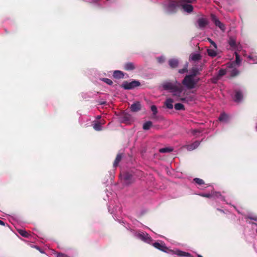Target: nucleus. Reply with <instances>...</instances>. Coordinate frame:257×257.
<instances>
[{
    "label": "nucleus",
    "instance_id": "1",
    "mask_svg": "<svg viewBox=\"0 0 257 257\" xmlns=\"http://www.w3.org/2000/svg\"><path fill=\"white\" fill-rule=\"evenodd\" d=\"M163 87L165 90H169L172 93L173 95L180 97L183 91V88L181 83L175 81L174 83L167 82L163 84Z\"/></svg>",
    "mask_w": 257,
    "mask_h": 257
},
{
    "label": "nucleus",
    "instance_id": "2",
    "mask_svg": "<svg viewBox=\"0 0 257 257\" xmlns=\"http://www.w3.org/2000/svg\"><path fill=\"white\" fill-rule=\"evenodd\" d=\"M182 84L188 89H192L195 87L196 81L194 78L189 75H187L182 80Z\"/></svg>",
    "mask_w": 257,
    "mask_h": 257
},
{
    "label": "nucleus",
    "instance_id": "3",
    "mask_svg": "<svg viewBox=\"0 0 257 257\" xmlns=\"http://www.w3.org/2000/svg\"><path fill=\"white\" fill-rule=\"evenodd\" d=\"M141 85L140 82L138 80H133L131 82H128L127 81H125L121 85V87L124 89L130 90L134 89V88L139 86Z\"/></svg>",
    "mask_w": 257,
    "mask_h": 257
},
{
    "label": "nucleus",
    "instance_id": "4",
    "mask_svg": "<svg viewBox=\"0 0 257 257\" xmlns=\"http://www.w3.org/2000/svg\"><path fill=\"white\" fill-rule=\"evenodd\" d=\"M180 7L179 0L177 1L170 0L168 2V10L171 13H176L178 8Z\"/></svg>",
    "mask_w": 257,
    "mask_h": 257
},
{
    "label": "nucleus",
    "instance_id": "5",
    "mask_svg": "<svg viewBox=\"0 0 257 257\" xmlns=\"http://www.w3.org/2000/svg\"><path fill=\"white\" fill-rule=\"evenodd\" d=\"M210 18L211 21L216 27H218L222 32L225 31V25L218 20L215 15L211 14Z\"/></svg>",
    "mask_w": 257,
    "mask_h": 257
},
{
    "label": "nucleus",
    "instance_id": "6",
    "mask_svg": "<svg viewBox=\"0 0 257 257\" xmlns=\"http://www.w3.org/2000/svg\"><path fill=\"white\" fill-rule=\"evenodd\" d=\"M228 43L232 50L240 51L241 50L239 43L237 44L234 38L230 37L228 40Z\"/></svg>",
    "mask_w": 257,
    "mask_h": 257
},
{
    "label": "nucleus",
    "instance_id": "7",
    "mask_svg": "<svg viewBox=\"0 0 257 257\" xmlns=\"http://www.w3.org/2000/svg\"><path fill=\"white\" fill-rule=\"evenodd\" d=\"M180 7L183 11L188 13H190L193 11V7L190 4H188L186 2H179Z\"/></svg>",
    "mask_w": 257,
    "mask_h": 257
},
{
    "label": "nucleus",
    "instance_id": "8",
    "mask_svg": "<svg viewBox=\"0 0 257 257\" xmlns=\"http://www.w3.org/2000/svg\"><path fill=\"white\" fill-rule=\"evenodd\" d=\"M197 24L198 28L200 29H203L208 24V21L206 18H200L197 20Z\"/></svg>",
    "mask_w": 257,
    "mask_h": 257
},
{
    "label": "nucleus",
    "instance_id": "9",
    "mask_svg": "<svg viewBox=\"0 0 257 257\" xmlns=\"http://www.w3.org/2000/svg\"><path fill=\"white\" fill-rule=\"evenodd\" d=\"M123 178L126 184H130L134 182V177L128 172H125L123 175Z\"/></svg>",
    "mask_w": 257,
    "mask_h": 257
},
{
    "label": "nucleus",
    "instance_id": "10",
    "mask_svg": "<svg viewBox=\"0 0 257 257\" xmlns=\"http://www.w3.org/2000/svg\"><path fill=\"white\" fill-rule=\"evenodd\" d=\"M137 236L141 240L148 243H149L152 240L151 237L146 233H139L137 234Z\"/></svg>",
    "mask_w": 257,
    "mask_h": 257
},
{
    "label": "nucleus",
    "instance_id": "11",
    "mask_svg": "<svg viewBox=\"0 0 257 257\" xmlns=\"http://www.w3.org/2000/svg\"><path fill=\"white\" fill-rule=\"evenodd\" d=\"M202 70V68L201 66L200 67V68L193 67L191 68L190 70L191 74L189 75L190 76H191L192 77L194 78L196 76L199 75L200 74V72Z\"/></svg>",
    "mask_w": 257,
    "mask_h": 257
},
{
    "label": "nucleus",
    "instance_id": "12",
    "mask_svg": "<svg viewBox=\"0 0 257 257\" xmlns=\"http://www.w3.org/2000/svg\"><path fill=\"white\" fill-rule=\"evenodd\" d=\"M153 245L155 248L164 252H167L168 249L163 243L156 242H154Z\"/></svg>",
    "mask_w": 257,
    "mask_h": 257
},
{
    "label": "nucleus",
    "instance_id": "13",
    "mask_svg": "<svg viewBox=\"0 0 257 257\" xmlns=\"http://www.w3.org/2000/svg\"><path fill=\"white\" fill-rule=\"evenodd\" d=\"M141 104L139 101H137L133 103L130 107L132 112H138L141 109Z\"/></svg>",
    "mask_w": 257,
    "mask_h": 257
},
{
    "label": "nucleus",
    "instance_id": "14",
    "mask_svg": "<svg viewBox=\"0 0 257 257\" xmlns=\"http://www.w3.org/2000/svg\"><path fill=\"white\" fill-rule=\"evenodd\" d=\"M170 251L174 254H176L178 256H186V257H190L191 254L188 253L185 251H183L180 250H171Z\"/></svg>",
    "mask_w": 257,
    "mask_h": 257
},
{
    "label": "nucleus",
    "instance_id": "15",
    "mask_svg": "<svg viewBox=\"0 0 257 257\" xmlns=\"http://www.w3.org/2000/svg\"><path fill=\"white\" fill-rule=\"evenodd\" d=\"M135 68L136 66L133 62H128L123 65V69L126 71H132Z\"/></svg>",
    "mask_w": 257,
    "mask_h": 257
},
{
    "label": "nucleus",
    "instance_id": "16",
    "mask_svg": "<svg viewBox=\"0 0 257 257\" xmlns=\"http://www.w3.org/2000/svg\"><path fill=\"white\" fill-rule=\"evenodd\" d=\"M243 98V94L241 91L240 90H235V96H234V101L237 102H239L241 101Z\"/></svg>",
    "mask_w": 257,
    "mask_h": 257
},
{
    "label": "nucleus",
    "instance_id": "17",
    "mask_svg": "<svg viewBox=\"0 0 257 257\" xmlns=\"http://www.w3.org/2000/svg\"><path fill=\"white\" fill-rule=\"evenodd\" d=\"M169 65L172 68H175L178 67L179 61L176 59H171L168 61Z\"/></svg>",
    "mask_w": 257,
    "mask_h": 257
},
{
    "label": "nucleus",
    "instance_id": "18",
    "mask_svg": "<svg viewBox=\"0 0 257 257\" xmlns=\"http://www.w3.org/2000/svg\"><path fill=\"white\" fill-rule=\"evenodd\" d=\"M201 58V56L200 54L198 53H193L191 54L189 56V60H191L193 61H196L200 60Z\"/></svg>",
    "mask_w": 257,
    "mask_h": 257
},
{
    "label": "nucleus",
    "instance_id": "19",
    "mask_svg": "<svg viewBox=\"0 0 257 257\" xmlns=\"http://www.w3.org/2000/svg\"><path fill=\"white\" fill-rule=\"evenodd\" d=\"M122 158V154H118L115 158V159L113 162V166L114 167L116 168L118 166L119 163L121 161Z\"/></svg>",
    "mask_w": 257,
    "mask_h": 257
},
{
    "label": "nucleus",
    "instance_id": "20",
    "mask_svg": "<svg viewBox=\"0 0 257 257\" xmlns=\"http://www.w3.org/2000/svg\"><path fill=\"white\" fill-rule=\"evenodd\" d=\"M113 76L115 78L120 79L124 77V74L121 71L115 70L113 72Z\"/></svg>",
    "mask_w": 257,
    "mask_h": 257
},
{
    "label": "nucleus",
    "instance_id": "21",
    "mask_svg": "<svg viewBox=\"0 0 257 257\" xmlns=\"http://www.w3.org/2000/svg\"><path fill=\"white\" fill-rule=\"evenodd\" d=\"M173 100L171 98H167L164 102L165 105L168 109H172Z\"/></svg>",
    "mask_w": 257,
    "mask_h": 257
},
{
    "label": "nucleus",
    "instance_id": "22",
    "mask_svg": "<svg viewBox=\"0 0 257 257\" xmlns=\"http://www.w3.org/2000/svg\"><path fill=\"white\" fill-rule=\"evenodd\" d=\"M208 55L212 57H214L217 55L216 49H208L207 50Z\"/></svg>",
    "mask_w": 257,
    "mask_h": 257
},
{
    "label": "nucleus",
    "instance_id": "23",
    "mask_svg": "<svg viewBox=\"0 0 257 257\" xmlns=\"http://www.w3.org/2000/svg\"><path fill=\"white\" fill-rule=\"evenodd\" d=\"M228 116L225 113H222L220 114L218 117V119L220 121H227L228 120Z\"/></svg>",
    "mask_w": 257,
    "mask_h": 257
},
{
    "label": "nucleus",
    "instance_id": "24",
    "mask_svg": "<svg viewBox=\"0 0 257 257\" xmlns=\"http://www.w3.org/2000/svg\"><path fill=\"white\" fill-rule=\"evenodd\" d=\"M173 151V149L171 147H166L160 149L159 152L161 153H170Z\"/></svg>",
    "mask_w": 257,
    "mask_h": 257
},
{
    "label": "nucleus",
    "instance_id": "25",
    "mask_svg": "<svg viewBox=\"0 0 257 257\" xmlns=\"http://www.w3.org/2000/svg\"><path fill=\"white\" fill-rule=\"evenodd\" d=\"M152 125V122L151 121H148L144 123L143 128L144 130H149Z\"/></svg>",
    "mask_w": 257,
    "mask_h": 257
},
{
    "label": "nucleus",
    "instance_id": "26",
    "mask_svg": "<svg viewBox=\"0 0 257 257\" xmlns=\"http://www.w3.org/2000/svg\"><path fill=\"white\" fill-rule=\"evenodd\" d=\"M102 123L97 122L93 125V127L95 131H100L102 130Z\"/></svg>",
    "mask_w": 257,
    "mask_h": 257
},
{
    "label": "nucleus",
    "instance_id": "27",
    "mask_svg": "<svg viewBox=\"0 0 257 257\" xmlns=\"http://www.w3.org/2000/svg\"><path fill=\"white\" fill-rule=\"evenodd\" d=\"M174 108L177 110H185V107L184 105L180 103L175 104L174 105Z\"/></svg>",
    "mask_w": 257,
    "mask_h": 257
},
{
    "label": "nucleus",
    "instance_id": "28",
    "mask_svg": "<svg viewBox=\"0 0 257 257\" xmlns=\"http://www.w3.org/2000/svg\"><path fill=\"white\" fill-rule=\"evenodd\" d=\"M18 232L20 235L25 237L28 238L31 235L28 232H27L25 230L20 229L18 231Z\"/></svg>",
    "mask_w": 257,
    "mask_h": 257
},
{
    "label": "nucleus",
    "instance_id": "29",
    "mask_svg": "<svg viewBox=\"0 0 257 257\" xmlns=\"http://www.w3.org/2000/svg\"><path fill=\"white\" fill-rule=\"evenodd\" d=\"M188 63L186 62L183 68L179 69L178 70V72L180 74H183L184 73L188 72Z\"/></svg>",
    "mask_w": 257,
    "mask_h": 257
},
{
    "label": "nucleus",
    "instance_id": "30",
    "mask_svg": "<svg viewBox=\"0 0 257 257\" xmlns=\"http://www.w3.org/2000/svg\"><path fill=\"white\" fill-rule=\"evenodd\" d=\"M240 72L238 70L234 68V69H233L231 71H230V76L231 77H235L237 75H239Z\"/></svg>",
    "mask_w": 257,
    "mask_h": 257
},
{
    "label": "nucleus",
    "instance_id": "31",
    "mask_svg": "<svg viewBox=\"0 0 257 257\" xmlns=\"http://www.w3.org/2000/svg\"><path fill=\"white\" fill-rule=\"evenodd\" d=\"M193 181L194 182H195L196 184L199 185H201L205 184L204 181L202 179L200 178H195L193 179Z\"/></svg>",
    "mask_w": 257,
    "mask_h": 257
},
{
    "label": "nucleus",
    "instance_id": "32",
    "mask_svg": "<svg viewBox=\"0 0 257 257\" xmlns=\"http://www.w3.org/2000/svg\"><path fill=\"white\" fill-rule=\"evenodd\" d=\"M226 71L225 69H221L219 70L217 75L220 78L226 74Z\"/></svg>",
    "mask_w": 257,
    "mask_h": 257
},
{
    "label": "nucleus",
    "instance_id": "33",
    "mask_svg": "<svg viewBox=\"0 0 257 257\" xmlns=\"http://www.w3.org/2000/svg\"><path fill=\"white\" fill-rule=\"evenodd\" d=\"M235 60L234 63H235L237 65H239L241 62V59L240 58L239 55L236 52H235Z\"/></svg>",
    "mask_w": 257,
    "mask_h": 257
},
{
    "label": "nucleus",
    "instance_id": "34",
    "mask_svg": "<svg viewBox=\"0 0 257 257\" xmlns=\"http://www.w3.org/2000/svg\"><path fill=\"white\" fill-rule=\"evenodd\" d=\"M101 80L102 81L104 82L105 83H106V84H107L109 85H111L113 84L112 81L111 80H110V79L104 78H102Z\"/></svg>",
    "mask_w": 257,
    "mask_h": 257
},
{
    "label": "nucleus",
    "instance_id": "35",
    "mask_svg": "<svg viewBox=\"0 0 257 257\" xmlns=\"http://www.w3.org/2000/svg\"><path fill=\"white\" fill-rule=\"evenodd\" d=\"M54 254L56 255V257H70L66 254L56 251L55 252Z\"/></svg>",
    "mask_w": 257,
    "mask_h": 257
},
{
    "label": "nucleus",
    "instance_id": "36",
    "mask_svg": "<svg viewBox=\"0 0 257 257\" xmlns=\"http://www.w3.org/2000/svg\"><path fill=\"white\" fill-rule=\"evenodd\" d=\"M199 144V143L198 142L196 141L189 146V149H192V150L195 149L196 147H198Z\"/></svg>",
    "mask_w": 257,
    "mask_h": 257
},
{
    "label": "nucleus",
    "instance_id": "37",
    "mask_svg": "<svg viewBox=\"0 0 257 257\" xmlns=\"http://www.w3.org/2000/svg\"><path fill=\"white\" fill-rule=\"evenodd\" d=\"M151 109L154 115H156L158 113L157 108L155 105H152L151 107Z\"/></svg>",
    "mask_w": 257,
    "mask_h": 257
},
{
    "label": "nucleus",
    "instance_id": "38",
    "mask_svg": "<svg viewBox=\"0 0 257 257\" xmlns=\"http://www.w3.org/2000/svg\"><path fill=\"white\" fill-rule=\"evenodd\" d=\"M220 78L217 75L216 76L213 77L211 78V81L212 83L214 84L217 83V81L220 79Z\"/></svg>",
    "mask_w": 257,
    "mask_h": 257
},
{
    "label": "nucleus",
    "instance_id": "39",
    "mask_svg": "<svg viewBox=\"0 0 257 257\" xmlns=\"http://www.w3.org/2000/svg\"><path fill=\"white\" fill-rule=\"evenodd\" d=\"M201 196L205 198H211L213 196V195L209 193H202L200 195Z\"/></svg>",
    "mask_w": 257,
    "mask_h": 257
},
{
    "label": "nucleus",
    "instance_id": "40",
    "mask_svg": "<svg viewBox=\"0 0 257 257\" xmlns=\"http://www.w3.org/2000/svg\"><path fill=\"white\" fill-rule=\"evenodd\" d=\"M208 40L210 43V44L213 46L214 48L217 49V45L215 44V43L210 38H208Z\"/></svg>",
    "mask_w": 257,
    "mask_h": 257
},
{
    "label": "nucleus",
    "instance_id": "41",
    "mask_svg": "<svg viewBox=\"0 0 257 257\" xmlns=\"http://www.w3.org/2000/svg\"><path fill=\"white\" fill-rule=\"evenodd\" d=\"M157 60L159 63H162L164 62V58L163 57H159L157 58Z\"/></svg>",
    "mask_w": 257,
    "mask_h": 257
},
{
    "label": "nucleus",
    "instance_id": "42",
    "mask_svg": "<svg viewBox=\"0 0 257 257\" xmlns=\"http://www.w3.org/2000/svg\"><path fill=\"white\" fill-rule=\"evenodd\" d=\"M195 1V0H179V2H186L187 4L192 3Z\"/></svg>",
    "mask_w": 257,
    "mask_h": 257
},
{
    "label": "nucleus",
    "instance_id": "43",
    "mask_svg": "<svg viewBox=\"0 0 257 257\" xmlns=\"http://www.w3.org/2000/svg\"><path fill=\"white\" fill-rule=\"evenodd\" d=\"M201 132L198 130H191V133L193 135H195L197 133H200Z\"/></svg>",
    "mask_w": 257,
    "mask_h": 257
},
{
    "label": "nucleus",
    "instance_id": "44",
    "mask_svg": "<svg viewBox=\"0 0 257 257\" xmlns=\"http://www.w3.org/2000/svg\"><path fill=\"white\" fill-rule=\"evenodd\" d=\"M213 196L214 195L216 197L218 198L220 196H221V195L220 194V193L219 192H215V193H214L213 194H212Z\"/></svg>",
    "mask_w": 257,
    "mask_h": 257
},
{
    "label": "nucleus",
    "instance_id": "45",
    "mask_svg": "<svg viewBox=\"0 0 257 257\" xmlns=\"http://www.w3.org/2000/svg\"><path fill=\"white\" fill-rule=\"evenodd\" d=\"M247 218L250 219H251V220H255V221L257 220V217L256 216H254V217L248 216Z\"/></svg>",
    "mask_w": 257,
    "mask_h": 257
},
{
    "label": "nucleus",
    "instance_id": "46",
    "mask_svg": "<svg viewBox=\"0 0 257 257\" xmlns=\"http://www.w3.org/2000/svg\"><path fill=\"white\" fill-rule=\"evenodd\" d=\"M217 210L218 211H219V212H221V213L223 214H225V213H224V211H223V210H221V209H217Z\"/></svg>",
    "mask_w": 257,
    "mask_h": 257
},
{
    "label": "nucleus",
    "instance_id": "47",
    "mask_svg": "<svg viewBox=\"0 0 257 257\" xmlns=\"http://www.w3.org/2000/svg\"><path fill=\"white\" fill-rule=\"evenodd\" d=\"M179 100H181L182 102H185L186 100V98H180Z\"/></svg>",
    "mask_w": 257,
    "mask_h": 257
},
{
    "label": "nucleus",
    "instance_id": "48",
    "mask_svg": "<svg viewBox=\"0 0 257 257\" xmlns=\"http://www.w3.org/2000/svg\"><path fill=\"white\" fill-rule=\"evenodd\" d=\"M0 225H4L5 222L3 221L0 220Z\"/></svg>",
    "mask_w": 257,
    "mask_h": 257
},
{
    "label": "nucleus",
    "instance_id": "49",
    "mask_svg": "<svg viewBox=\"0 0 257 257\" xmlns=\"http://www.w3.org/2000/svg\"><path fill=\"white\" fill-rule=\"evenodd\" d=\"M196 81V84L198 82V81L200 80V78H198L197 79H195Z\"/></svg>",
    "mask_w": 257,
    "mask_h": 257
},
{
    "label": "nucleus",
    "instance_id": "50",
    "mask_svg": "<svg viewBox=\"0 0 257 257\" xmlns=\"http://www.w3.org/2000/svg\"><path fill=\"white\" fill-rule=\"evenodd\" d=\"M106 103V102L105 101H101L100 102V104H105Z\"/></svg>",
    "mask_w": 257,
    "mask_h": 257
},
{
    "label": "nucleus",
    "instance_id": "51",
    "mask_svg": "<svg viewBox=\"0 0 257 257\" xmlns=\"http://www.w3.org/2000/svg\"><path fill=\"white\" fill-rule=\"evenodd\" d=\"M197 257H203V256L200 254H198Z\"/></svg>",
    "mask_w": 257,
    "mask_h": 257
},
{
    "label": "nucleus",
    "instance_id": "52",
    "mask_svg": "<svg viewBox=\"0 0 257 257\" xmlns=\"http://www.w3.org/2000/svg\"><path fill=\"white\" fill-rule=\"evenodd\" d=\"M232 65H233V64H230V66H229V67H231L232 68L233 67Z\"/></svg>",
    "mask_w": 257,
    "mask_h": 257
},
{
    "label": "nucleus",
    "instance_id": "53",
    "mask_svg": "<svg viewBox=\"0 0 257 257\" xmlns=\"http://www.w3.org/2000/svg\"><path fill=\"white\" fill-rule=\"evenodd\" d=\"M256 232H257V228H256Z\"/></svg>",
    "mask_w": 257,
    "mask_h": 257
}]
</instances>
